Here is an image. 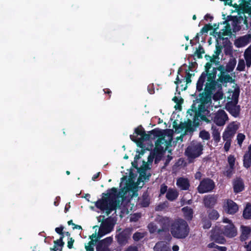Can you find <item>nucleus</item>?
<instances>
[{
  "label": "nucleus",
  "instance_id": "1",
  "mask_svg": "<svg viewBox=\"0 0 251 251\" xmlns=\"http://www.w3.org/2000/svg\"><path fill=\"white\" fill-rule=\"evenodd\" d=\"M119 194L115 187L108 189L107 193H102L101 199L96 202V207L101 211L105 210L106 214L108 215L119 206L120 201L118 200Z\"/></svg>",
  "mask_w": 251,
  "mask_h": 251
},
{
  "label": "nucleus",
  "instance_id": "2",
  "mask_svg": "<svg viewBox=\"0 0 251 251\" xmlns=\"http://www.w3.org/2000/svg\"><path fill=\"white\" fill-rule=\"evenodd\" d=\"M189 231V225L183 219L176 220L171 225V232L175 238L184 239L188 236Z\"/></svg>",
  "mask_w": 251,
  "mask_h": 251
},
{
  "label": "nucleus",
  "instance_id": "3",
  "mask_svg": "<svg viewBox=\"0 0 251 251\" xmlns=\"http://www.w3.org/2000/svg\"><path fill=\"white\" fill-rule=\"evenodd\" d=\"M203 146L201 142L193 141L185 151V155L187 157L189 163L199 157L203 153Z\"/></svg>",
  "mask_w": 251,
  "mask_h": 251
},
{
  "label": "nucleus",
  "instance_id": "4",
  "mask_svg": "<svg viewBox=\"0 0 251 251\" xmlns=\"http://www.w3.org/2000/svg\"><path fill=\"white\" fill-rule=\"evenodd\" d=\"M199 100L201 103L199 105L198 108H197L195 104H193L192 107H194V109H190L187 111V113L190 114L191 115H192V113H190V111L193 113H196L200 115L201 114H205L206 112L207 113L209 112V111L207 109L205 104L209 102H211V99H209L208 98L206 99V98L201 96H199Z\"/></svg>",
  "mask_w": 251,
  "mask_h": 251
},
{
  "label": "nucleus",
  "instance_id": "5",
  "mask_svg": "<svg viewBox=\"0 0 251 251\" xmlns=\"http://www.w3.org/2000/svg\"><path fill=\"white\" fill-rule=\"evenodd\" d=\"M215 187V183L212 179L209 178H204L200 181L197 190L200 194H203L211 192Z\"/></svg>",
  "mask_w": 251,
  "mask_h": 251
},
{
  "label": "nucleus",
  "instance_id": "6",
  "mask_svg": "<svg viewBox=\"0 0 251 251\" xmlns=\"http://www.w3.org/2000/svg\"><path fill=\"white\" fill-rule=\"evenodd\" d=\"M114 226L113 220L109 218L102 221L98 233L97 238L100 239L104 235L110 233L113 230Z\"/></svg>",
  "mask_w": 251,
  "mask_h": 251
},
{
  "label": "nucleus",
  "instance_id": "7",
  "mask_svg": "<svg viewBox=\"0 0 251 251\" xmlns=\"http://www.w3.org/2000/svg\"><path fill=\"white\" fill-rule=\"evenodd\" d=\"M217 87L221 88V84H218L217 81H207L205 84L204 91L200 94L199 96L211 99L213 91L216 89Z\"/></svg>",
  "mask_w": 251,
  "mask_h": 251
},
{
  "label": "nucleus",
  "instance_id": "8",
  "mask_svg": "<svg viewBox=\"0 0 251 251\" xmlns=\"http://www.w3.org/2000/svg\"><path fill=\"white\" fill-rule=\"evenodd\" d=\"M131 234V230L128 228L124 229L116 236V239L119 245L121 247L126 246L128 242Z\"/></svg>",
  "mask_w": 251,
  "mask_h": 251
},
{
  "label": "nucleus",
  "instance_id": "9",
  "mask_svg": "<svg viewBox=\"0 0 251 251\" xmlns=\"http://www.w3.org/2000/svg\"><path fill=\"white\" fill-rule=\"evenodd\" d=\"M214 123L218 126H223L228 120V117L226 112L223 109L218 110L213 117Z\"/></svg>",
  "mask_w": 251,
  "mask_h": 251
},
{
  "label": "nucleus",
  "instance_id": "10",
  "mask_svg": "<svg viewBox=\"0 0 251 251\" xmlns=\"http://www.w3.org/2000/svg\"><path fill=\"white\" fill-rule=\"evenodd\" d=\"M222 227H216L211 230L210 239L219 244H224L226 242L225 235L223 233Z\"/></svg>",
  "mask_w": 251,
  "mask_h": 251
},
{
  "label": "nucleus",
  "instance_id": "11",
  "mask_svg": "<svg viewBox=\"0 0 251 251\" xmlns=\"http://www.w3.org/2000/svg\"><path fill=\"white\" fill-rule=\"evenodd\" d=\"M211 66L212 64L211 63L207 62L206 63L204 66L205 70L201 74L196 84V89L198 91L201 92L203 90V87L206 78L207 72H209V70L211 68Z\"/></svg>",
  "mask_w": 251,
  "mask_h": 251
},
{
  "label": "nucleus",
  "instance_id": "12",
  "mask_svg": "<svg viewBox=\"0 0 251 251\" xmlns=\"http://www.w3.org/2000/svg\"><path fill=\"white\" fill-rule=\"evenodd\" d=\"M238 103L227 102L225 104V109L233 117H239L241 112V106Z\"/></svg>",
  "mask_w": 251,
  "mask_h": 251
},
{
  "label": "nucleus",
  "instance_id": "13",
  "mask_svg": "<svg viewBox=\"0 0 251 251\" xmlns=\"http://www.w3.org/2000/svg\"><path fill=\"white\" fill-rule=\"evenodd\" d=\"M221 227L223 233L227 238H233L237 234V228L233 223H229Z\"/></svg>",
  "mask_w": 251,
  "mask_h": 251
},
{
  "label": "nucleus",
  "instance_id": "14",
  "mask_svg": "<svg viewBox=\"0 0 251 251\" xmlns=\"http://www.w3.org/2000/svg\"><path fill=\"white\" fill-rule=\"evenodd\" d=\"M168 141L165 140L164 137L158 138L155 143L154 151L157 153H161L165 151V148L167 147Z\"/></svg>",
  "mask_w": 251,
  "mask_h": 251
},
{
  "label": "nucleus",
  "instance_id": "15",
  "mask_svg": "<svg viewBox=\"0 0 251 251\" xmlns=\"http://www.w3.org/2000/svg\"><path fill=\"white\" fill-rule=\"evenodd\" d=\"M233 192L235 194L239 193L245 189V184L243 179L241 177H237L233 181Z\"/></svg>",
  "mask_w": 251,
  "mask_h": 251
},
{
  "label": "nucleus",
  "instance_id": "16",
  "mask_svg": "<svg viewBox=\"0 0 251 251\" xmlns=\"http://www.w3.org/2000/svg\"><path fill=\"white\" fill-rule=\"evenodd\" d=\"M225 210L229 214H234L238 210V206L232 200H227L225 205Z\"/></svg>",
  "mask_w": 251,
  "mask_h": 251
},
{
  "label": "nucleus",
  "instance_id": "17",
  "mask_svg": "<svg viewBox=\"0 0 251 251\" xmlns=\"http://www.w3.org/2000/svg\"><path fill=\"white\" fill-rule=\"evenodd\" d=\"M217 197L215 195H209L205 196L203 199V203L205 207L213 208L217 203Z\"/></svg>",
  "mask_w": 251,
  "mask_h": 251
},
{
  "label": "nucleus",
  "instance_id": "18",
  "mask_svg": "<svg viewBox=\"0 0 251 251\" xmlns=\"http://www.w3.org/2000/svg\"><path fill=\"white\" fill-rule=\"evenodd\" d=\"M240 92V88L239 86L235 87L234 90L231 91V94H230L229 96L227 97V102L238 103Z\"/></svg>",
  "mask_w": 251,
  "mask_h": 251
},
{
  "label": "nucleus",
  "instance_id": "19",
  "mask_svg": "<svg viewBox=\"0 0 251 251\" xmlns=\"http://www.w3.org/2000/svg\"><path fill=\"white\" fill-rule=\"evenodd\" d=\"M237 128L233 125L228 126L226 130H225L223 134V139L224 140H231V138L236 133Z\"/></svg>",
  "mask_w": 251,
  "mask_h": 251
},
{
  "label": "nucleus",
  "instance_id": "20",
  "mask_svg": "<svg viewBox=\"0 0 251 251\" xmlns=\"http://www.w3.org/2000/svg\"><path fill=\"white\" fill-rule=\"evenodd\" d=\"M243 166L249 169L251 167V144L248 147V151L243 156Z\"/></svg>",
  "mask_w": 251,
  "mask_h": 251
},
{
  "label": "nucleus",
  "instance_id": "21",
  "mask_svg": "<svg viewBox=\"0 0 251 251\" xmlns=\"http://www.w3.org/2000/svg\"><path fill=\"white\" fill-rule=\"evenodd\" d=\"M157 233L160 235L162 239L168 242H170L172 238L168 227L165 226H163L162 229H159L157 230Z\"/></svg>",
  "mask_w": 251,
  "mask_h": 251
},
{
  "label": "nucleus",
  "instance_id": "22",
  "mask_svg": "<svg viewBox=\"0 0 251 251\" xmlns=\"http://www.w3.org/2000/svg\"><path fill=\"white\" fill-rule=\"evenodd\" d=\"M176 185L182 190H187L190 187V183L188 178L179 177L176 181Z\"/></svg>",
  "mask_w": 251,
  "mask_h": 251
},
{
  "label": "nucleus",
  "instance_id": "23",
  "mask_svg": "<svg viewBox=\"0 0 251 251\" xmlns=\"http://www.w3.org/2000/svg\"><path fill=\"white\" fill-rule=\"evenodd\" d=\"M219 78L217 82L219 81L221 84H226L228 82L234 83L235 79H233L229 74H223L218 75Z\"/></svg>",
  "mask_w": 251,
  "mask_h": 251
},
{
  "label": "nucleus",
  "instance_id": "24",
  "mask_svg": "<svg viewBox=\"0 0 251 251\" xmlns=\"http://www.w3.org/2000/svg\"><path fill=\"white\" fill-rule=\"evenodd\" d=\"M139 204L141 207H148L150 204V197L147 191L143 193L139 201Z\"/></svg>",
  "mask_w": 251,
  "mask_h": 251
},
{
  "label": "nucleus",
  "instance_id": "25",
  "mask_svg": "<svg viewBox=\"0 0 251 251\" xmlns=\"http://www.w3.org/2000/svg\"><path fill=\"white\" fill-rule=\"evenodd\" d=\"M113 241V238L112 237H108L104 239L98 241L97 245V250L99 249H102L103 248H108V247L111 244Z\"/></svg>",
  "mask_w": 251,
  "mask_h": 251
},
{
  "label": "nucleus",
  "instance_id": "26",
  "mask_svg": "<svg viewBox=\"0 0 251 251\" xmlns=\"http://www.w3.org/2000/svg\"><path fill=\"white\" fill-rule=\"evenodd\" d=\"M153 249L155 251H171L169 244L163 241L158 242L156 243Z\"/></svg>",
  "mask_w": 251,
  "mask_h": 251
},
{
  "label": "nucleus",
  "instance_id": "27",
  "mask_svg": "<svg viewBox=\"0 0 251 251\" xmlns=\"http://www.w3.org/2000/svg\"><path fill=\"white\" fill-rule=\"evenodd\" d=\"M242 228V233L240 238V240L243 242L248 239L251 232V229L250 227L247 226H243Z\"/></svg>",
  "mask_w": 251,
  "mask_h": 251
},
{
  "label": "nucleus",
  "instance_id": "28",
  "mask_svg": "<svg viewBox=\"0 0 251 251\" xmlns=\"http://www.w3.org/2000/svg\"><path fill=\"white\" fill-rule=\"evenodd\" d=\"M228 20H233V30L234 32L239 31L241 30V27L239 25V20L236 17H234L231 15L227 16Z\"/></svg>",
  "mask_w": 251,
  "mask_h": 251
},
{
  "label": "nucleus",
  "instance_id": "29",
  "mask_svg": "<svg viewBox=\"0 0 251 251\" xmlns=\"http://www.w3.org/2000/svg\"><path fill=\"white\" fill-rule=\"evenodd\" d=\"M185 218L187 221H191L193 217V211L188 206H185L182 208Z\"/></svg>",
  "mask_w": 251,
  "mask_h": 251
},
{
  "label": "nucleus",
  "instance_id": "30",
  "mask_svg": "<svg viewBox=\"0 0 251 251\" xmlns=\"http://www.w3.org/2000/svg\"><path fill=\"white\" fill-rule=\"evenodd\" d=\"M63 238L64 235H62L60 237L59 239L54 241V246L52 249L53 251H57V250L62 251V247L64 245V242L63 241Z\"/></svg>",
  "mask_w": 251,
  "mask_h": 251
},
{
  "label": "nucleus",
  "instance_id": "31",
  "mask_svg": "<svg viewBox=\"0 0 251 251\" xmlns=\"http://www.w3.org/2000/svg\"><path fill=\"white\" fill-rule=\"evenodd\" d=\"M236 63L237 61L235 58L232 57L229 59V61L226 66L227 73H230L233 71L236 65Z\"/></svg>",
  "mask_w": 251,
  "mask_h": 251
},
{
  "label": "nucleus",
  "instance_id": "32",
  "mask_svg": "<svg viewBox=\"0 0 251 251\" xmlns=\"http://www.w3.org/2000/svg\"><path fill=\"white\" fill-rule=\"evenodd\" d=\"M208 217L210 220L216 221L220 217V214L216 209H209L207 211Z\"/></svg>",
  "mask_w": 251,
  "mask_h": 251
},
{
  "label": "nucleus",
  "instance_id": "33",
  "mask_svg": "<svg viewBox=\"0 0 251 251\" xmlns=\"http://www.w3.org/2000/svg\"><path fill=\"white\" fill-rule=\"evenodd\" d=\"M243 216L244 219H251V204L247 203L243 213Z\"/></svg>",
  "mask_w": 251,
  "mask_h": 251
},
{
  "label": "nucleus",
  "instance_id": "34",
  "mask_svg": "<svg viewBox=\"0 0 251 251\" xmlns=\"http://www.w3.org/2000/svg\"><path fill=\"white\" fill-rule=\"evenodd\" d=\"M192 124V121L190 119H188L187 122H184V126L185 133L193 132L195 131V128L193 126Z\"/></svg>",
  "mask_w": 251,
  "mask_h": 251
},
{
  "label": "nucleus",
  "instance_id": "35",
  "mask_svg": "<svg viewBox=\"0 0 251 251\" xmlns=\"http://www.w3.org/2000/svg\"><path fill=\"white\" fill-rule=\"evenodd\" d=\"M130 139L134 142H135L137 146L141 149H143L145 148V145L144 144V140H142L141 139L137 138L136 136L133 135H130Z\"/></svg>",
  "mask_w": 251,
  "mask_h": 251
},
{
  "label": "nucleus",
  "instance_id": "36",
  "mask_svg": "<svg viewBox=\"0 0 251 251\" xmlns=\"http://www.w3.org/2000/svg\"><path fill=\"white\" fill-rule=\"evenodd\" d=\"M178 195L176 192L173 190L172 189H169L166 193V198L171 201L175 200L177 197Z\"/></svg>",
  "mask_w": 251,
  "mask_h": 251
},
{
  "label": "nucleus",
  "instance_id": "37",
  "mask_svg": "<svg viewBox=\"0 0 251 251\" xmlns=\"http://www.w3.org/2000/svg\"><path fill=\"white\" fill-rule=\"evenodd\" d=\"M212 136L214 142L218 144L221 140L220 133L217 129H214L212 132Z\"/></svg>",
  "mask_w": 251,
  "mask_h": 251
},
{
  "label": "nucleus",
  "instance_id": "38",
  "mask_svg": "<svg viewBox=\"0 0 251 251\" xmlns=\"http://www.w3.org/2000/svg\"><path fill=\"white\" fill-rule=\"evenodd\" d=\"M199 137L201 138L202 140H208L210 138V135L208 131L203 129L200 131L199 133Z\"/></svg>",
  "mask_w": 251,
  "mask_h": 251
},
{
  "label": "nucleus",
  "instance_id": "39",
  "mask_svg": "<svg viewBox=\"0 0 251 251\" xmlns=\"http://www.w3.org/2000/svg\"><path fill=\"white\" fill-rule=\"evenodd\" d=\"M150 133L151 134V135H153V138L155 137H158L160 138L162 136H163V134L162 131L159 130L158 128H155L151 131H150Z\"/></svg>",
  "mask_w": 251,
  "mask_h": 251
},
{
  "label": "nucleus",
  "instance_id": "40",
  "mask_svg": "<svg viewBox=\"0 0 251 251\" xmlns=\"http://www.w3.org/2000/svg\"><path fill=\"white\" fill-rule=\"evenodd\" d=\"M213 29V26L210 24H205L204 26L201 29L200 32V35H202L203 33H207L208 31Z\"/></svg>",
  "mask_w": 251,
  "mask_h": 251
},
{
  "label": "nucleus",
  "instance_id": "41",
  "mask_svg": "<svg viewBox=\"0 0 251 251\" xmlns=\"http://www.w3.org/2000/svg\"><path fill=\"white\" fill-rule=\"evenodd\" d=\"M204 53V50L203 47L200 45L199 46L198 49H197L195 52V55H197L198 58H202V54Z\"/></svg>",
  "mask_w": 251,
  "mask_h": 251
},
{
  "label": "nucleus",
  "instance_id": "42",
  "mask_svg": "<svg viewBox=\"0 0 251 251\" xmlns=\"http://www.w3.org/2000/svg\"><path fill=\"white\" fill-rule=\"evenodd\" d=\"M202 227L204 229H209L212 225L210 220L207 219L206 218H203L202 220Z\"/></svg>",
  "mask_w": 251,
  "mask_h": 251
},
{
  "label": "nucleus",
  "instance_id": "43",
  "mask_svg": "<svg viewBox=\"0 0 251 251\" xmlns=\"http://www.w3.org/2000/svg\"><path fill=\"white\" fill-rule=\"evenodd\" d=\"M195 113V115H194V118L193 119V121L192 122V124H193V126L196 127L199 126L200 125V119H199V118L201 115L196 113Z\"/></svg>",
  "mask_w": 251,
  "mask_h": 251
},
{
  "label": "nucleus",
  "instance_id": "44",
  "mask_svg": "<svg viewBox=\"0 0 251 251\" xmlns=\"http://www.w3.org/2000/svg\"><path fill=\"white\" fill-rule=\"evenodd\" d=\"M245 69V61L243 59H240L239 60L238 64L236 70L240 72L244 71Z\"/></svg>",
  "mask_w": 251,
  "mask_h": 251
},
{
  "label": "nucleus",
  "instance_id": "45",
  "mask_svg": "<svg viewBox=\"0 0 251 251\" xmlns=\"http://www.w3.org/2000/svg\"><path fill=\"white\" fill-rule=\"evenodd\" d=\"M144 237V235L143 233L139 232H136L133 235L132 238L134 241H138Z\"/></svg>",
  "mask_w": 251,
  "mask_h": 251
},
{
  "label": "nucleus",
  "instance_id": "46",
  "mask_svg": "<svg viewBox=\"0 0 251 251\" xmlns=\"http://www.w3.org/2000/svg\"><path fill=\"white\" fill-rule=\"evenodd\" d=\"M227 161L229 167L231 168H234L235 162V158L234 156L233 155H229L227 158Z\"/></svg>",
  "mask_w": 251,
  "mask_h": 251
},
{
  "label": "nucleus",
  "instance_id": "47",
  "mask_svg": "<svg viewBox=\"0 0 251 251\" xmlns=\"http://www.w3.org/2000/svg\"><path fill=\"white\" fill-rule=\"evenodd\" d=\"M99 239V238H96V239H92V240L91 239V241H90L88 242V245L85 246V248L86 250L87 251V249H88L89 248L94 249L93 246L95 245V244L97 242L98 243Z\"/></svg>",
  "mask_w": 251,
  "mask_h": 251
},
{
  "label": "nucleus",
  "instance_id": "48",
  "mask_svg": "<svg viewBox=\"0 0 251 251\" xmlns=\"http://www.w3.org/2000/svg\"><path fill=\"white\" fill-rule=\"evenodd\" d=\"M250 40H251V34H250L246 35L240 38V41L245 44L248 43Z\"/></svg>",
  "mask_w": 251,
  "mask_h": 251
},
{
  "label": "nucleus",
  "instance_id": "49",
  "mask_svg": "<svg viewBox=\"0 0 251 251\" xmlns=\"http://www.w3.org/2000/svg\"><path fill=\"white\" fill-rule=\"evenodd\" d=\"M144 131L145 129L141 125L139 126L134 129V133H135L137 135L141 136Z\"/></svg>",
  "mask_w": 251,
  "mask_h": 251
},
{
  "label": "nucleus",
  "instance_id": "50",
  "mask_svg": "<svg viewBox=\"0 0 251 251\" xmlns=\"http://www.w3.org/2000/svg\"><path fill=\"white\" fill-rule=\"evenodd\" d=\"M245 139V135L242 133H238L237 136V143L239 146H241Z\"/></svg>",
  "mask_w": 251,
  "mask_h": 251
},
{
  "label": "nucleus",
  "instance_id": "51",
  "mask_svg": "<svg viewBox=\"0 0 251 251\" xmlns=\"http://www.w3.org/2000/svg\"><path fill=\"white\" fill-rule=\"evenodd\" d=\"M244 57L245 58L251 59V45L245 50Z\"/></svg>",
  "mask_w": 251,
  "mask_h": 251
},
{
  "label": "nucleus",
  "instance_id": "52",
  "mask_svg": "<svg viewBox=\"0 0 251 251\" xmlns=\"http://www.w3.org/2000/svg\"><path fill=\"white\" fill-rule=\"evenodd\" d=\"M222 47L219 45L218 43H217L216 46V50L214 52L215 54H214L216 57H219V55L222 52Z\"/></svg>",
  "mask_w": 251,
  "mask_h": 251
},
{
  "label": "nucleus",
  "instance_id": "53",
  "mask_svg": "<svg viewBox=\"0 0 251 251\" xmlns=\"http://www.w3.org/2000/svg\"><path fill=\"white\" fill-rule=\"evenodd\" d=\"M216 77V75H213V74H211L209 72H207V75L206 76L207 81H216L215 80Z\"/></svg>",
  "mask_w": 251,
  "mask_h": 251
},
{
  "label": "nucleus",
  "instance_id": "54",
  "mask_svg": "<svg viewBox=\"0 0 251 251\" xmlns=\"http://www.w3.org/2000/svg\"><path fill=\"white\" fill-rule=\"evenodd\" d=\"M234 168H231L229 167L226 171L224 172V175L227 177L230 178L233 174V170Z\"/></svg>",
  "mask_w": 251,
  "mask_h": 251
},
{
  "label": "nucleus",
  "instance_id": "55",
  "mask_svg": "<svg viewBox=\"0 0 251 251\" xmlns=\"http://www.w3.org/2000/svg\"><path fill=\"white\" fill-rule=\"evenodd\" d=\"M225 30L222 32L223 36L228 35L231 33V29L229 25H226Z\"/></svg>",
  "mask_w": 251,
  "mask_h": 251
},
{
  "label": "nucleus",
  "instance_id": "56",
  "mask_svg": "<svg viewBox=\"0 0 251 251\" xmlns=\"http://www.w3.org/2000/svg\"><path fill=\"white\" fill-rule=\"evenodd\" d=\"M140 138L143 140L146 141V140H150V139L152 138L151 136V134L150 132L148 134H147L146 133V131H145L143 132V134H142V135L141 136V137Z\"/></svg>",
  "mask_w": 251,
  "mask_h": 251
},
{
  "label": "nucleus",
  "instance_id": "57",
  "mask_svg": "<svg viewBox=\"0 0 251 251\" xmlns=\"http://www.w3.org/2000/svg\"><path fill=\"white\" fill-rule=\"evenodd\" d=\"M137 170L141 176H145L146 172L147 170V167L146 166H142L140 168H138Z\"/></svg>",
  "mask_w": 251,
  "mask_h": 251
},
{
  "label": "nucleus",
  "instance_id": "58",
  "mask_svg": "<svg viewBox=\"0 0 251 251\" xmlns=\"http://www.w3.org/2000/svg\"><path fill=\"white\" fill-rule=\"evenodd\" d=\"M148 228L149 231L151 233H154L156 231L157 226L156 225H154L153 224H150L148 225Z\"/></svg>",
  "mask_w": 251,
  "mask_h": 251
},
{
  "label": "nucleus",
  "instance_id": "59",
  "mask_svg": "<svg viewBox=\"0 0 251 251\" xmlns=\"http://www.w3.org/2000/svg\"><path fill=\"white\" fill-rule=\"evenodd\" d=\"M223 98V94L220 92H217L214 94L213 99L214 100H222Z\"/></svg>",
  "mask_w": 251,
  "mask_h": 251
},
{
  "label": "nucleus",
  "instance_id": "60",
  "mask_svg": "<svg viewBox=\"0 0 251 251\" xmlns=\"http://www.w3.org/2000/svg\"><path fill=\"white\" fill-rule=\"evenodd\" d=\"M168 187L164 184H163L160 186V195H164L165 193L167 192Z\"/></svg>",
  "mask_w": 251,
  "mask_h": 251
},
{
  "label": "nucleus",
  "instance_id": "61",
  "mask_svg": "<svg viewBox=\"0 0 251 251\" xmlns=\"http://www.w3.org/2000/svg\"><path fill=\"white\" fill-rule=\"evenodd\" d=\"M217 69H218V71L220 72L219 74L227 73L226 68L223 65H220L217 67Z\"/></svg>",
  "mask_w": 251,
  "mask_h": 251
},
{
  "label": "nucleus",
  "instance_id": "62",
  "mask_svg": "<svg viewBox=\"0 0 251 251\" xmlns=\"http://www.w3.org/2000/svg\"><path fill=\"white\" fill-rule=\"evenodd\" d=\"M224 141H226L224 147V150L226 151H228L230 147L231 140H228Z\"/></svg>",
  "mask_w": 251,
  "mask_h": 251
},
{
  "label": "nucleus",
  "instance_id": "63",
  "mask_svg": "<svg viewBox=\"0 0 251 251\" xmlns=\"http://www.w3.org/2000/svg\"><path fill=\"white\" fill-rule=\"evenodd\" d=\"M64 229V226H60L59 227H56L55 229V232L60 235L61 236L64 235V233L63 232Z\"/></svg>",
  "mask_w": 251,
  "mask_h": 251
},
{
  "label": "nucleus",
  "instance_id": "64",
  "mask_svg": "<svg viewBox=\"0 0 251 251\" xmlns=\"http://www.w3.org/2000/svg\"><path fill=\"white\" fill-rule=\"evenodd\" d=\"M124 251H138V249L136 246L130 245L126 248Z\"/></svg>",
  "mask_w": 251,
  "mask_h": 251
}]
</instances>
